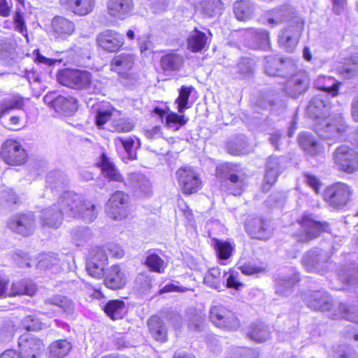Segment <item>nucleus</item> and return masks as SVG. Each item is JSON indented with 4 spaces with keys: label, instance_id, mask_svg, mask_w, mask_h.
Segmentation results:
<instances>
[{
    "label": "nucleus",
    "instance_id": "obj_1",
    "mask_svg": "<svg viewBox=\"0 0 358 358\" xmlns=\"http://www.w3.org/2000/svg\"><path fill=\"white\" fill-rule=\"evenodd\" d=\"M98 215L96 206L82 195L73 192H64L56 203L43 209L40 216L43 227L58 228L64 217L80 218L86 222L94 221Z\"/></svg>",
    "mask_w": 358,
    "mask_h": 358
},
{
    "label": "nucleus",
    "instance_id": "obj_2",
    "mask_svg": "<svg viewBox=\"0 0 358 358\" xmlns=\"http://www.w3.org/2000/svg\"><path fill=\"white\" fill-rule=\"evenodd\" d=\"M268 22L277 25L288 22V25L279 35L278 43L286 51L292 52L296 47L298 40L303 29V22L289 5H283L269 10Z\"/></svg>",
    "mask_w": 358,
    "mask_h": 358
},
{
    "label": "nucleus",
    "instance_id": "obj_3",
    "mask_svg": "<svg viewBox=\"0 0 358 358\" xmlns=\"http://www.w3.org/2000/svg\"><path fill=\"white\" fill-rule=\"evenodd\" d=\"M348 126L341 115H328L315 122L316 133L324 139L336 140L346 132Z\"/></svg>",
    "mask_w": 358,
    "mask_h": 358
},
{
    "label": "nucleus",
    "instance_id": "obj_4",
    "mask_svg": "<svg viewBox=\"0 0 358 358\" xmlns=\"http://www.w3.org/2000/svg\"><path fill=\"white\" fill-rule=\"evenodd\" d=\"M58 82L64 86L76 90L92 91V75L87 71L64 69L57 76Z\"/></svg>",
    "mask_w": 358,
    "mask_h": 358
},
{
    "label": "nucleus",
    "instance_id": "obj_5",
    "mask_svg": "<svg viewBox=\"0 0 358 358\" xmlns=\"http://www.w3.org/2000/svg\"><path fill=\"white\" fill-rule=\"evenodd\" d=\"M333 159L339 171L352 173L358 170V154L346 145H340L335 150Z\"/></svg>",
    "mask_w": 358,
    "mask_h": 358
},
{
    "label": "nucleus",
    "instance_id": "obj_6",
    "mask_svg": "<svg viewBox=\"0 0 358 358\" xmlns=\"http://www.w3.org/2000/svg\"><path fill=\"white\" fill-rule=\"evenodd\" d=\"M352 193V188L348 184L336 182L327 187L324 199L330 206L341 208L349 202Z\"/></svg>",
    "mask_w": 358,
    "mask_h": 358
},
{
    "label": "nucleus",
    "instance_id": "obj_7",
    "mask_svg": "<svg viewBox=\"0 0 358 358\" xmlns=\"http://www.w3.org/2000/svg\"><path fill=\"white\" fill-rule=\"evenodd\" d=\"M36 217L31 212L15 213L7 220L8 229L13 232L23 236H28L32 234L36 229Z\"/></svg>",
    "mask_w": 358,
    "mask_h": 358
},
{
    "label": "nucleus",
    "instance_id": "obj_8",
    "mask_svg": "<svg viewBox=\"0 0 358 358\" xmlns=\"http://www.w3.org/2000/svg\"><path fill=\"white\" fill-rule=\"evenodd\" d=\"M301 231L296 235L298 241L308 242L323 231H329V224L316 221L311 215H303L300 221Z\"/></svg>",
    "mask_w": 358,
    "mask_h": 358
},
{
    "label": "nucleus",
    "instance_id": "obj_9",
    "mask_svg": "<svg viewBox=\"0 0 358 358\" xmlns=\"http://www.w3.org/2000/svg\"><path fill=\"white\" fill-rule=\"evenodd\" d=\"M0 155L2 159L11 166L22 165L27 158V152L22 145L13 139H8L2 144Z\"/></svg>",
    "mask_w": 358,
    "mask_h": 358
},
{
    "label": "nucleus",
    "instance_id": "obj_10",
    "mask_svg": "<svg viewBox=\"0 0 358 358\" xmlns=\"http://www.w3.org/2000/svg\"><path fill=\"white\" fill-rule=\"evenodd\" d=\"M107 264L108 256L106 248L97 247L90 252V257L86 262V269L90 275L100 279L106 273Z\"/></svg>",
    "mask_w": 358,
    "mask_h": 358
},
{
    "label": "nucleus",
    "instance_id": "obj_11",
    "mask_svg": "<svg viewBox=\"0 0 358 358\" xmlns=\"http://www.w3.org/2000/svg\"><path fill=\"white\" fill-rule=\"evenodd\" d=\"M329 254L321 249H315L306 253L302 264L309 272L324 273L330 264Z\"/></svg>",
    "mask_w": 358,
    "mask_h": 358
},
{
    "label": "nucleus",
    "instance_id": "obj_12",
    "mask_svg": "<svg viewBox=\"0 0 358 358\" xmlns=\"http://www.w3.org/2000/svg\"><path fill=\"white\" fill-rule=\"evenodd\" d=\"M210 319L217 327L222 329L234 330L239 327V321L234 313L221 304L211 307Z\"/></svg>",
    "mask_w": 358,
    "mask_h": 358
},
{
    "label": "nucleus",
    "instance_id": "obj_13",
    "mask_svg": "<svg viewBox=\"0 0 358 358\" xmlns=\"http://www.w3.org/2000/svg\"><path fill=\"white\" fill-rule=\"evenodd\" d=\"M129 196L122 191H116L106 205L108 215L115 220L125 218L129 213Z\"/></svg>",
    "mask_w": 358,
    "mask_h": 358
},
{
    "label": "nucleus",
    "instance_id": "obj_14",
    "mask_svg": "<svg viewBox=\"0 0 358 358\" xmlns=\"http://www.w3.org/2000/svg\"><path fill=\"white\" fill-rule=\"evenodd\" d=\"M18 347L20 358H39L44 345L41 339L25 334L19 338Z\"/></svg>",
    "mask_w": 358,
    "mask_h": 358
},
{
    "label": "nucleus",
    "instance_id": "obj_15",
    "mask_svg": "<svg viewBox=\"0 0 358 358\" xmlns=\"http://www.w3.org/2000/svg\"><path fill=\"white\" fill-rule=\"evenodd\" d=\"M176 175L184 194H191L196 192L201 188V179L198 173L191 167L185 166L179 169Z\"/></svg>",
    "mask_w": 358,
    "mask_h": 358
},
{
    "label": "nucleus",
    "instance_id": "obj_16",
    "mask_svg": "<svg viewBox=\"0 0 358 358\" xmlns=\"http://www.w3.org/2000/svg\"><path fill=\"white\" fill-rule=\"evenodd\" d=\"M245 229L252 238L268 239L272 234L273 227L269 220L258 217L248 220Z\"/></svg>",
    "mask_w": 358,
    "mask_h": 358
},
{
    "label": "nucleus",
    "instance_id": "obj_17",
    "mask_svg": "<svg viewBox=\"0 0 358 358\" xmlns=\"http://www.w3.org/2000/svg\"><path fill=\"white\" fill-rule=\"evenodd\" d=\"M44 101L57 113L66 115H71L78 110V101L72 96L59 95L52 98L51 95H46L44 96Z\"/></svg>",
    "mask_w": 358,
    "mask_h": 358
},
{
    "label": "nucleus",
    "instance_id": "obj_18",
    "mask_svg": "<svg viewBox=\"0 0 358 358\" xmlns=\"http://www.w3.org/2000/svg\"><path fill=\"white\" fill-rule=\"evenodd\" d=\"M124 36L116 31L107 29L97 35L98 45L108 52H116L124 44Z\"/></svg>",
    "mask_w": 358,
    "mask_h": 358
},
{
    "label": "nucleus",
    "instance_id": "obj_19",
    "mask_svg": "<svg viewBox=\"0 0 358 358\" xmlns=\"http://www.w3.org/2000/svg\"><path fill=\"white\" fill-rule=\"evenodd\" d=\"M330 107L327 96L317 94L310 101L306 108V113L317 122L329 115Z\"/></svg>",
    "mask_w": 358,
    "mask_h": 358
},
{
    "label": "nucleus",
    "instance_id": "obj_20",
    "mask_svg": "<svg viewBox=\"0 0 358 358\" xmlns=\"http://www.w3.org/2000/svg\"><path fill=\"white\" fill-rule=\"evenodd\" d=\"M304 300L315 310L327 311L332 307V299L324 291H308L304 294Z\"/></svg>",
    "mask_w": 358,
    "mask_h": 358
},
{
    "label": "nucleus",
    "instance_id": "obj_21",
    "mask_svg": "<svg viewBox=\"0 0 358 358\" xmlns=\"http://www.w3.org/2000/svg\"><path fill=\"white\" fill-rule=\"evenodd\" d=\"M310 79L306 71H299L286 81L285 88L287 93L297 97L304 93L308 88Z\"/></svg>",
    "mask_w": 358,
    "mask_h": 358
},
{
    "label": "nucleus",
    "instance_id": "obj_22",
    "mask_svg": "<svg viewBox=\"0 0 358 358\" xmlns=\"http://www.w3.org/2000/svg\"><path fill=\"white\" fill-rule=\"evenodd\" d=\"M75 29L71 20L62 16H55L51 22L50 34L55 39L65 40L73 34Z\"/></svg>",
    "mask_w": 358,
    "mask_h": 358
},
{
    "label": "nucleus",
    "instance_id": "obj_23",
    "mask_svg": "<svg viewBox=\"0 0 358 358\" xmlns=\"http://www.w3.org/2000/svg\"><path fill=\"white\" fill-rule=\"evenodd\" d=\"M292 62L287 59L277 56L265 57V73L270 76H286L285 69L293 68Z\"/></svg>",
    "mask_w": 358,
    "mask_h": 358
},
{
    "label": "nucleus",
    "instance_id": "obj_24",
    "mask_svg": "<svg viewBox=\"0 0 358 358\" xmlns=\"http://www.w3.org/2000/svg\"><path fill=\"white\" fill-rule=\"evenodd\" d=\"M59 3L64 10L78 16H85L93 10L95 0H59Z\"/></svg>",
    "mask_w": 358,
    "mask_h": 358
},
{
    "label": "nucleus",
    "instance_id": "obj_25",
    "mask_svg": "<svg viewBox=\"0 0 358 358\" xmlns=\"http://www.w3.org/2000/svg\"><path fill=\"white\" fill-rule=\"evenodd\" d=\"M127 282L125 273L118 265H113L106 269L104 275V284L111 289L124 287Z\"/></svg>",
    "mask_w": 358,
    "mask_h": 358
},
{
    "label": "nucleus",
    "instance_id": "obj_26",
    "mask_svg": "<svg viewBox=\"0 0 358 358\" xmlns=\"http://www.w3.org/2000/svg\"><path fill=\"white\" fill-rule=\"evenodd\" d=\"M110 16L124 20L129 16L134 9L133 0H109L107 5Z\"/></svg>",
    "mask_w": 358,
    "mask_h": 358
},
{
    "label": "nucleus",
    "instance_id": "obj_27",
    "mask_svg": "<svg viewBox=\"0 0 358 358\" xmlns=\"http://www.w3.org/2000/svg\"><path fill=\"white\" fill-rule=\"evenodd\" d=\"M285 158L271 156L266 162L264 180L266 184L271 185L275 182L278 177L285 168Z\"/></svg>",
    "mask_w": 358,
    "mask_h": 358
},
{
    "label": "nucleus",
    "instance_id": "obj_28",
    "mask_svg": "<svg viewBox=\"0 0 358 358\" xmlns=\"http://www.w3.org/2000/svg\"><path fill=\"white\" fill-rule=\"evenodd\" d=\"M134 63V57L132 54L121 53L113 57L110 67L112 71L117 72L121 77L127 78Z\"/></svg>",
    "mask_w": 358,
    "mask_h": 358
},
{
    "label": "nucleus",
    "instance_id": "obj_29",
    "mask_svg": "<svg viewBox=\"0 0 358 358\" xmlns=\"http://www.w3.org/2000/svg\"><path fill=\"white\" fill-rule=\"evenodd\" d=\"M128 181L137 194L145 196L151 194V184L145 175L141 173H131Z\"/></svg>",
    "mask_w": 358,
    "mask_h": 358
},
{
    "label": "nucleus",
    "instance_id": "obj_30",
    "mask_svg": "<svg viewBox=\"0 0 358 358\" xmlns=\"http://www.w3.org/2000/svg\"><path fill=\"white\" fill-rule=\"evenodd\" d=\"M184 57L176 51H171L160 58V66L167 72L178 71L184 64Z\"/></svg>",
    "mask_w": 358,
    "mask_h": 358
},
{
    "label": "nucleus",
    "instance_id": "obj_31",
    "mask_svg": "<svg viewBox=\"0 0 358 358\" xmlns=\"http://www.w3.org/2000/svg\"><path fill=\"white\" fill-rule=\"evenodd\" d=\"M298 142L303 151L310 156L315 157L323 152V147L311 134L302 132L298 136Z\"/></svg>",
    "mask_w": 358,
    "mask_h": 358
},
{
    "label": "nucleus",
    "instance_id": "obj_32",
    "mask_svg": "<svg viewBox=\"0 0 358 358\" xmlns=\"http://www.w3.org/2000/svg\"><path fill=\"white\" fill-rule=\"evenodd\" d=\"M299 280V276L296 273L279 277L276 282V294L282 296L289 295L292 292L294 286Z\"/></svg>",
    "mask_w": 358,
    "mask_h": 358
},
{
    "label": "nucleus",
    "instance_id": "obj_33",
    "mask_svg": "<svg viewBox=\"0 0 358 358\" xmlns=\"http://www.w3.org/2000/svg\"><path fill=\"white\" fill-rule=\"evenodd\" d=\"M148 325L151 335L156 341L161 343L166 341L167 329L159 317L152 316L148 321Z\"/></svg>",
    "mask_w": 358,
    "mask_h": 358
},
{
    "label": "nucleus",
    "instance_id": "obj_34",
    "mask_svg": "<svg viewBox=\"0 0 358 358\" xmlns=\"http://www.w3.org/2000/svg\"><path fill=\"white\" fill-rule=\"evenodd\" d=\"M340 83L331 76H319L314 81V86L331 96L338 93Z\"/></svg>",
    "mask_w": 358,
    "mask_h": 358
},
{
    "label": "nucleus",
    "instance_id": "obj_35",
    "mask_svg": "<svg viewBox=\"0 0 358 358\" xmlns=\"http://www.w3.org/2000/svg\"><path fill=\"white\" fill-rule=\"evenodd\" d=\"M247 335L257 343H263L271 338V330L262 322L253 323L249 327Z\"/></svg>",
    "mask_w": 358,
    "mask_h": 358
},
{
    "label": "nucleus",
    "instance_id": "obj_36",
    "mask_svg": "<svg viewBox=\"0 0 358 358\" xmlns=\"http://www.w3.org/2000/svg\"><path fill=\"white\" fill-rule=\"evenodd\" d=\"M238 165H235L232 171L236 173H229L228 176V180L231 183L230 187H228V191L235 196L240 195L246 186L243 174L238 171Z\"/></svg>",
    "mask_w": 358,
    "mask_h": 358
},
{
    "label": "nucleus",
    "instance_id": "obj_37",
    "mask_svg": "<svg viewBox=\"0 0 358 358\" xmlns=\"http://www.w3.org/2000/svg\"><path fill=\"white\" fill-rule=\"evenodd\" d=\"M255 6L250 0H239L234 3V13L239 21L250 20L254 13Z\"/></svg>",
    "mask_w": 358,
    "mask_h": 358
},
{
    "label": "nucleus",
    "instance_id": "obj_38",
    "mask_svg": "<svg viewBox=\"0 0 358 358\" xmlns=\"http://www.w3.org/2000/svg\"><path fill=\"white\" fill-rule=\"evenodd\" d=\"M258 105L261 108H269L272 111L278 112L285 107L284 100L281 99V95L278 93H268L258 101Z\"/></svg>",
    "mask_w": 358,
    "mask_h": 358
},
{
    "label": "nucleus",
    "instance_id": "obj_39",
    "mask_svg": "<svg viewBox=\"0 0 358 358\" xmlns=\"http://www.w3.org/2000/svg\"><path fill=\"white\" fill-rule=\"evenodd\" d=\"M101 166L104 177L108 178L110 181L123 182V176L115 167L114 164L104 154L101 156Z\"/></svg>",
    "mask_w": 358,
    "mask_h": 358
},
{
    "label": "nucleus",
    "instance_id": "obj_40",
    "mask_svg": "<svg viewBox=\"0 0 358 358\" xmlns=\"http://www.w3.org/2000/svg\"><path fill=\"white\" fill-rule=\"evenodd\" d=\"M208 41L206 34L194 29L189 35L187 39V48L192 52H197L202 50Z\"/></svg>",
    "mask_w": 358,
    "mask_h": 358
},
{
    "label": "nucleus",
    "instance_id": "obj_41",
    "mask_svg": "<svg viewBox=\"0 0 358 358\" xmlns=\"http://www.w3.org/2000/svg\"><path fill=\"white\" fill-rule=\"evenodd\" d=\"M36 291V285L32 282L27 280L18 281L12 284L8 296H15L17 295L33 296Z\"/></svg>",
    "mask_w": 358,
    "mask_h": 358
},
{
    "label": "nucleus",
    "instance_id": "obj_42",
    "mask_svg": "<svg viewBox=\"0 0 358 358\" xmlns=\"http://www.w3.org/2000/svg\"><path fill=\"white\" fill-rule=\"evenodd\" d=\"M61 259L59 255L50 252L43 255L37 264V267L41 269H52L55 272L61 270Z\"/></svg>",
    "mask_w": 358,
    "mask_h": 358
},
{
    "label": "nucleus",
    "instance_id": "obj_43",
    "mask_svg": "<svg viewBox=\"0 0 358 358\" xmlns=\"http://www.w3.org/2000/svg\"><path fill=\"white\" fill-rule=\"evenodd\" d=\"M71 349V345L67 340H58L49 346L50 358H62L68 355Z\"/></svg>",
    "mask_w": 358,
    "mask_h": 358
},
{
    "label": "nucleus",
    "instance_id": "obj_44",
    "mask_svg": "<svg viewBox=\"0 0 358 358\" xmlns=\"http://www.w3.org/2000/svg\"><path fill=\"white\" fill-rule=\"evenodd\" d=\"M344 78L350 79L358 73V53L352 55L344 64L337 69Z\"/></svg>",
    "mask_w": 358,
    "mask_h": 358
},
{
    "label": "nucleus",
    "instance_id": "obj_45",
    "mask_svg": "<svg viewBox=\"0 0 358 358\" xmlns=\"http://www.w3.org/2000/svg\"><path fill=\"white\" fill-rule=\"evenodd\" d=\"M104 311L113 320L121 318L125 311V304L120 300H110L104 306Z\"/></svg>",
    "mask_w": 358,
    "mask_h": 358
},
{
    "label": "nucleus",
    "instance_id": "obj_46",
    "mask_svg": "<svg viewBox=\"0 0 358 358\" xmlns=\"http://www.w3.org/2000/svg\"><path fill=\"white\" fill-rule=\"evenodd\" d=\"M145 265L152 272L162 273L166 267L164 261L157 254L148 252L145 260Z\"/></svg>",
    "mask_w": 358,
    "mask_h": 358
},
{
    "label": "nucleus",
    "instance_id": "obj_47",
    "mask_svg": "<svg viewBox=\"0 0 358 358\" xmlns=\"http://www.w3.org/2000/svg\"><path fill=\"white\" fill-rule=\"evenodd\" d=\"M67 180L64 174L60 171H54L48 173L46 176V182L51 189H63Z\"/></svg>",
    "mask_w": 358,
    "mask_h": 358
},
{
    "label": "nucleus",
    "instance_id": "obj_48",
    "mask_svg": "<svg viewBox=\"0 0 358 358\" xmlns=\"http://www.w3.org/2000/svg\"><path fill=\"white\" fill-rule=\"evenodd\" d=\"M24 106L23 98L20 96H14L10 99L3 100L0 103V119L10 110L13 109H20Z\"/></svg>",
    "mask_w": 358,
    "mask_h": 358
},
{
    "label": "nucleus",
    "instance_id": "obj_49",
    "mask_svg": "<svg viewBox=\"0 0 358 358\" xmlns=\"http://www.w3.org/2000/svg\"><path fill=\"white\" fill-rule=\"evenodd\" d=\"M20 198L12 189H5L0 193V203L2 206L11 208L20 203Z\"/></svg>",
    "mask_w": 358,
    "mask_h": 358
},
{
    "label": "nucleus",
    "instance_id": "obj_50",
    "mask_svg": "<svg viewBox=\"0 0 358 358\" xmlns=\"http://www.w3.org/2000/svg\"><path fill=\"white\" fill-rule=\"evenodd\" d=\"M192 92V87L182 86L180 89L179 95L175 101V103L178 106V111L180 113H184L186 109L189 108L188 101Z\"/></svg>",
    "mask_w": 358,
    "mask_h": 358
},
{
    "label": "nucleus",
    "instance_id": "obj_51",
    "mask_svg": "<svg viewBox=\"0 0 358 358\" xmlns=\"http://www.w3.org/2000/svg\"><path fill=\"white\" fill-rule=\"evenodd\" d=\"M222 9V3L220 0H203L202 2L203 13L208 17L220 15Z\"/></svg>",
    "mask_w": 358,
    "mask_h": 358
},
{
    "label": "nucleus",
    "instance_id": "obj_52",
    "mask_svg": "<svg viewBox=\"0 0 358 358\" xmlns=\"http://www.w3.org/2000/svg\"><path fill=\"white\" fill-rule=\"evenodd\" d=\"M71 234L72 241L77 246L82 245L88 242L92 237L91 231L88 227H80L74 229Z\"/></svg>",
    "mask_w": 358,
    "mask_h": 358
},
{
    "label": "nucleus",
    "instance_id": "obj_53",
    "mask_svg": "<svg viewBox=\"0 0 358 358\" xmlns=\"http://www.w3.org/2000/svg\"><path fill=\"white\" fill-rule=\"evenodd\" d=\"M203 282L208 286L215 289L220 287L221 271L218 268H212L205 275Z\"/></svg>",
    "mask_w": 358,
    "mask_h": 358
},
{
    "label": "nucleus",
    "instance_id": "obj_54",
    "mask_svg": "<svg viewBox=\"0 0 358 358\" xmlns=\"http://www.w3.org/2000/svg\"><path fill=\"white\" fill-rule=\"evenodd\" d=\"M15 329L14 323L10 320L3 322L0 327V343H9L13 338Z\"/></svg>",
    "mask_w": 358,
    "mask_h": 358
},
{
    "label": "nucleus",
    "instance_id": "obj_55",
    "mask_svg": "<svg viewBox=\"0 0 358 358\" xmlns=\"http://www.w3.org/2000/svg\"><path fill=\"white\" fill-rule=\"evenodd\" d=\"M45 303L52 304L62 308L66 313H71L73 310V303L66 296H55L45 300Z\"/></svg>",
    "mask_w": 358,
    "mask_h": 358
},
{
    "label": "nucleus",
    "instance_id": "obj_56",
    "mask_svg": "<svg viewBox=\"0 0 358 358\" xmlns=\"http://www.w3.org/2000/svg\"><path fill=\"white\" fill-rule=\"evenodd\" d=\"M215 247L220 259L226 260L231 255L233 246L229 242L216 240Z\"/></svg>",
    "mask_w": 358,
    "mask_h": 358
},
{
    "label": "nucleus",
    "instance_id": "obj_57",
    "mask_svg": "<svg viewBox=\"0 0 358 358\" xmlns=\"http://www.w3.org/2000/svg\"><path fill=\"white\" fill-rule=\"evenodd\" d=\"M253 34L254 48H266L268 45V34L264 30H251Z\"/></svg>",
    "mask_w": 358,
    "mask_h": 358
},
{
    "label": "nucleus",
    "instance_id": "obj_58",
    "mask_svg": "<svg viewBox=\"0 0 358 358\" xmlns=\"http://www.w3.org/2000/svg\"><path fill=\"white\" fill-rule=\"evenodd\" d=\"M188 121L187 118L183 115H178L174 112L168 113L166 116V123L168 127H173L176 125H178L176 129H178L180 127L185 125Z\"/></svg>",
    "mask_w": 358,
    "mask_h": 358
},
{
    "label": "nucleus",
    "instance_id": "obj_59",
    "mask_svg": "<svg viewBox=\"0 0 358 358\" xmlns=\"http://www.w3.org/2000/svg\"><path fill=\"white\" fill-rule=\"evenodd\" d=\"M246 142L240 141L238 142L231 141L227 145V152L235 156L245 155L247 153Z\"/></svg>",
    "mask_w": 358,
    "mask_h": 358
},
{
    "label": "nucleus",
    "instance_id": "obj_60",
    "mask_svg": "<svg viewBox=\"0 0 358 358\" xmlns=\"http://www.w3.org/2000/svg\"><path fill=\"white\" fill-rule=\"evenodd\" d=\"M113 131L129 132L134 127V123L129 119H119L114 120L111 124Z\"/></svg>",
    "mask_w": 358,
    "mask_h": 358
},
{
    "label": "nucleus",
    "instance_id": "obj_61",
    "mask_svg": "<svg viewBox=\"0 0 358 358\" xmlns=\"http://www.w3.org/2000/svg\"><path fill=\"white\" fill-rule=\"evenodd\" d=\"M15 44L13 42L0 43V58L3 60L13 59L15 56Z\"/></svg>",
    "mask_w": 358,
    "mask_h": 358
},
{
    "label": "nucleus",
    "instance_id": "obj_62",
    "mask_svg": "<svg viewBox=\"0 0 358 358\" xmlns=\"http://www.w3.org/2000/svg\"><path fill=\"white\" fill-rule=\"evenodd\" d=\"M254 68L253 61L248 58L242 59L236 66L237 72L243 76L250 74Z\"/></svg>",
    "mask_w": 358,
    "mask_h": 358
},
{
    "label": "nucleus",
    "instance_id": "obj_63",
    "mask_svg": "<svg viewBox=\"0 0 358 358\" xmlns=\"http://www.w3.org/2000/svg\"><path fill=\"white\" fill-rule=\"evenodd\" d=\"M25 329L28 331H38L45 325L34 315H28L23 320Z\"/></svg>",
    "mask_w": 358,
    "mask_h": 358
},
{
    "label": "nucleus",
    "instance_id": "obj_64",
    "mask_svg": "<svg viewBox=\"0 0 358 358\" xmlns=\"http://www.w3.org/2000/svg\"><path fill=\"white\" fill-rule=\"evenodd\" d=\"M112 116V109H101L99 108L95 116L96 124L101 127L104 125Z\"/></svg>",
    "mask_w": 358,
    "mask_h": 358
}]
</instances>
